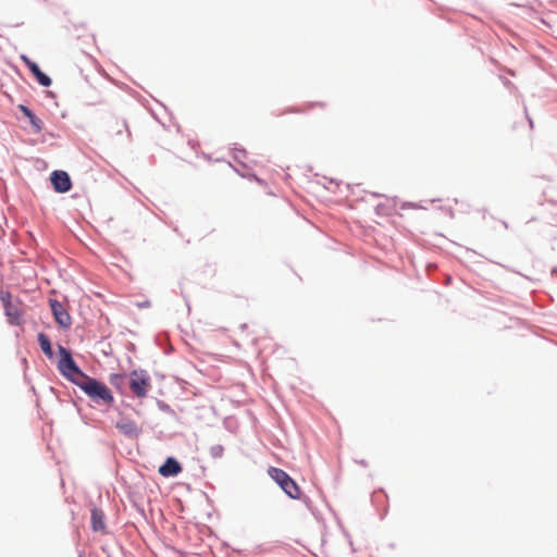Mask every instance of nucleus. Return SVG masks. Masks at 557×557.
<instances>
[{"label": "nucleus", "instance_id": "nucleus-1", "mask_svg": "<svg viewBox=\"0 0 557 557\" xmlns=\"http://www.w3.org/2000/svg\"><path fill=\"white\" fill-rule=\"evenodd\" d=\"M76 385L95 401L101 400L104 404H111L113 401V396L110 389L103 383H100L88 375H85Z\"/></svg>", "mask_w": 557, "mask_h": 557}, {"label": "nucleus", "instance_id": "nucleus-2", "mask_svg": "<svg viewBox=\"0 0 557 557\" xmlns=\"http://www.w3.org/2000/svg\"><path fill=\"white\" fill-rule=\"evenodd\" d=\"M60 360L58 363V368L60 372L72 381L74 384H77L83 377L86 375L81 371V369L76 366L75 361L72 358L71 352L62 346H59Z\"/></svg>", "mask_w": 557, "mask_h": 557}, {"label": "nucleus", "instance_id": "nucleus-3", "mask_svg": "<svg viewBox=\"0 0 557 557\" xmlns=\"http://www.w3.org/2000/svg\"><path fill=\"white\" fill-rule=\"evenodd\" d=\"M268 474L274 480L280 487L293 499L300 498V487L298 484L282 469L270 467Z\"/></svg>", "mask_w": 557, "mask_h": 557}, {"label": "nucleus", "instance_id": "nucleus-4", "mask_svg": "<svg viewBox=\"0 0 557 557\" xmlns=\"http://www.w3.org/2000/svg\"><path fill=\"white\" fill-rule=\"evenodd\" d=\"M0 300L10 324L21 325L23 323L22 302L18 299H13L11 293L3 289H0Z\"/></svg>", "mask_w": 557, "mask_h": 557}, {"label": "nucleus", "instance_id": "nucleus-5", "mask_svg": "<svg viewBox=\"0 0 557 557\" xmlns=\"http://www.w3.org/2000/svg\"><path fill=\"white\" fill-rule=\"evenodd\" d=\"M129 388L136 397H146L149 389L151 388V380L149 374L144 370L133 371L129 374Z\"/></svg>", "mask_w": 557, "mask_h": 557}, {"label": "nucleus", "instance_id": "nucleus-6", "mask_svg": "<svg viewBox=\"0 0 557 557\" xmlns=\"http://www.w3.org/2000/svg\"><path fill=\"white\" fill-rule=\"evenodd\" d=\"M49 305L57 323L62 327H69L72 323L71 315L64 309L62 304L55 299H50Z\"/></svg>", "mask_w": 557, "mask_h": 557}, {"label": "nucleus", "instance_id": "nucleus-7", "mask_svg": "<svg viewBox=\"0 0 557 557\" xmlns=\"http://www.w3.org/2000/svg\"><path fill=\"white\" fill-rule=\"evenodd\" d=\"M51 183L58 193H66L72 187L69 174L63 171H54L51 174Z\"/></svg>", "mask_w": 557, "mask_h": 557}, {"label": "nucleus", "instance_id": "nucleus-8", "mask_svg": "<svg viewBox=\"0 0 557 557\" xmlns=\"http://www.w3.org/2000/svg\"><path fill=\"white\" fill-rule=\"evenodd\" d=\"M115 428L125 436L137 437L141 433V429L131 419L122 418L115 423Z\"/></svg>", "mask_w": 557, "mask_h": 557}, {"label": "nucleus", "instance_id": "nucleus-9", "mask_svg": "<svg viewBox=\"0 0 557 557\" xmlns=\"http://www.w3.org/2000/svg\"><path fill=\"white\" fill-rule=\"evenodd\" d=\"M22 60L26 64V66L29 69V71L34 74V76L37 78L38 83L45 87H49L52 83L51 78L41 72L39 66L33 62L30 59H28L25 55H22Z\"/></svg>", "mask_w": 557, "mask_h": 557}, {"label": "nucleus", "instance_id": "nucleus-10", "mask_svg": "<svg viewBox=\"0 0 557 557\" xmlns=\"http://www.w3.org/2000/svg\"><path fill=\"white\" fill-rule=\"evenodd\" d=\"M18 110L24 114L25 117L28 119L30 125H32V132L34 134H39L44 129V121L39 117H37L32 110H29L24 104H18Z\"/></svg>", "mask_w": 557, "mask_h": 557}, {"label": "nucleus", "instance_id": "nucleus-11", "mask_svg": "<svg viewBox=\"0 0 557 557\" xmlns=\"http://www.w3.org/2000/svg\"><path fill=\"white\" fill-rule=\"evenodd\" d=\"M182 471V467L180 462L169 457L165 462L159 468V473L162 476L169 478V476H175Z\"/></svg>", "mask_w": 557, "mask_h": 557}, {"label": "nucleus", "instance_id": "nucleus-12", "mask_svg": "<svg viewBox=\"0 0 557 557\" xmlns=\"http://www.w3.org/2000/svg\"><path fill=\"white\" fill-rule=\"evenodd\" d=\"M91 528L96 532H102L106 529L104 515L98 508L91 510Z\"/></svg>", "mask_w": 557, "mask_h": 557}, {"label": "nucleus", "instance_id": "nucleus-13", "mask_svg": "<svg viewBox=\"0 0 557 557\" xmlns=\"http://www.w3.org/2000/svg\"><path fill=\"white\" fill-rule=\"evenodd\" d=\"M38 343H39L40 348L44 351V354L47 357L51 358L53 355V351H52V347H51L49 337L45 333H39L38 334Z\"/></svg>", "mask_w": 557, "mask_h": 557}, {"label": "nucleus", "instance_id": "nucleus-14", "mask_svg": "<svg viewBox=\"0 0 557 557\" xmlns=\"http://www.w3.org/2000/svg\"><path fill=\"white\" fill-rule=\"evenodd\" d=\"M149 306V302L148 301H145L143 304H138V307H148Z\"/></svg>", "mask_w": 557, "mask_h": 557}, {"label": "nucleus", "instance_id": "nucleus-15", "mask_svg": "<svg viewBox=\"0 0 557 557\" xmlns=\"http://www.w3.org/2000/svg\"><path fill=\"white\" fill-rule=\"evenodd\" d=\"M82 557V556H81Z\"/></svg>", "mask_w": 557, "mask_h": 557}]
</instances>
